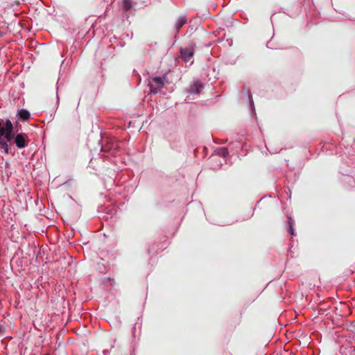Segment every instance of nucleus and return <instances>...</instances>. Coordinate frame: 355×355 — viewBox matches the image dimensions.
Instances as JSON below:
<instances>
[{
	"instance_id": "nucleus-1",
	"label": "nucleus",
	"mask_w": 355,
	"mask_h": 355,
	"mask_svg": "<svg viewBox=\"0 0 355 355\" xmlns=\"http://www.w3.org/2000/svg\"><path fill=\"white\" fill-rule=\"evenodd\" d=\"M13 125L9 119H0V150L4 153L9 152L8 143L12 139Z\"/></svg>"
},
{
	"instance_id": "nucleus-2",
	"label": "nucleus",
	"mask_w": 355,
	"mask_h": 355,
	"mask_svg": "<svg viewBox=\"0 0 355 355\" xmlns=\"http://www.w3.org/2000/svg\"><path fill=\"white\" fill-rule=\"evenodd\" d=\"M15 143L19 148H23L28 145V135L24 133H19L15 138Z\"/></svg>"
},
{
	"instance_id": "nucleus-3",
	"label": "nucleus",
	"mask_w": 355,
	"mask_h": 355,
	"mask_svg": "<svg viewBox=\"0 0 355 355\" xmlns=\"http://www.w3.org/2000/svg\"><path fill=\"white\" fill-rule=\"evenodd\" d=\"M180 55H181V58H182V60L184 62H188L193 57L194 50L193 49H189V48L181 49Z\"/></svg>"
},
{
	"instance_id": "nucleus-4",
	"label": "nucleus",
	"mask_w": 355,
	"mask_h": 355,
	"mask_svg": "<svg viewBox=\"0 0 355 355\" xmlns=\"http://www.w3.org/2000/svg\"><path fill=\"white\" fill-rule=\"evenodd\" d=\"M203 85L199 81L194 82L189 87V92L191 94H199L202 89Z\"/></svg>"
},
{
	"instance_id": "nucleus-5",
	"label": "nucleus",
	"mask_w": 355,
	"mask_h": 355,
	"mask_svg": "<svg viewBox=\"0 0 355 355\" xmlns=\"http://www.w3.org/2000/svg\"><path fill=\"white\" fill-rule=\"evenodd\" d=\"M17 116L22 120H27L30 118V113L26 110L21 109L18 111Z\"/></svg>"
},
{
	"instance_id": "nucleus-6",
	"label": "nucleus",
	"mask_w": 355,
	"mask_h": 355,
	"mask_svg": "<svg viewBox=\"0 0 355 355\" xmlns=\"http://www.w3.org/2000/svg\"><path fill=\"white\" fill-rule=\"evenodd\" d=\"M168 81L166 80V76H164L162 78L161 77H157V90L158 89L162 88L165 83H168Z\"/></svg>"
},
{
	"instance_id": "nucleus-7",
	"label": "nucleus",
	"mask_w": 355,
	"mask_h": 355,
	"mask_svg": "<svg viewBox=\"0 0 355 355\" xmlns=\"http://www.w3.org/2000/svg\"><path fill=\"white\" fill-rule=\"evenodd\" d=\"M187 23V19L185 17H180L176 24V28L179 31L185 24Z\"/></svg>"
},
{
	"instance_id": "nucleus-8",
	"label": "nucleus",
	"mask_w": 355,
	"mask_h": 355,
	"mask_svg": "<svg viewBox=\"0 0 355 355\" xmlns=\"http://www.w3.org/2000/svg\"><path fill=\"white\" fill-rule=\"evenodd\" d=\"M133 6V2L131 0H123V7L126 10H130Z\"/></svg>"
},
{
	"instance_id": "nucleus-9",
	"label": "nucleus",
	"mask_w": 355,
	"mask_h": 355,
	"mask_svg": "<svg viewBox=\"0 0 355 355\" xmlns=\"http://www.w3.org/2000/svg\"><path fill=\"white\" fill-rule=\"evenodd\" d=\"M288 225H289V226H290V225L293 226V223H294V221H293V220L292 219V218H291V216H288Z\"/></svg>"
},
{
	"instance_id": "nucleus-10",
	"label": "nucleus",
	"mask_w": 355,
	"mask_h": 355,
	"mask_svg": "<svg viewBox=\"0 0 355 355\" xmlns=\"http://www.w3.org/2000/svg\"><path fill=\"white\" fill-rule=\"evenodd\" d=\"M148 86L150 87V93H155V89L153 88V87L150 83H149Z\"/></svg>"
},
{
	"instance_id": "nucleus-11",
	"label": "nucleus",
	"mask_w": 355,
	"mask_h": 355,
	"mask_svg": "<svg viewBox=\"0 0 355 355\" xmlns=\"http://www.w3.org/2000/svg\"><path fill=\"white\" fill-rule=\"evenodd\" d=\"M289 232L291 235H295L293 227L291 225L289 227Z\"/></svg>"
},
{
	"instance_id": "nucleus-12",
	"label": "nucleus",
	"mask_w": 355,
	"mask_h": 355,
	"mask_svg": "<svg viewBox=\"0 0 355 355\" xmlns=\"http://www.w3.org/2000/svg\"><path fill=\"white\" fill-rule=\"evenodd\" d=\"M3 328L0 325V334L3 332Z\"/></svg>"
}]
</instances>
